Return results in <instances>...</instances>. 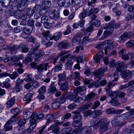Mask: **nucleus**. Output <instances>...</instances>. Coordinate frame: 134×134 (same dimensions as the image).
<instances>
[{"instance_id": "1", "label": "nucleus", "mask_w": 134, "mask_h": 134, "mask_svg": "<svg viewBox=\"0 0 134 134\" xmlns=\"http://www.w3.org/2000/svg\"><path fill=\"white\" fill-rule=\"evenodd\" d=\"M127 67V65L121 62H119L116 64L115 68L116 70L115 71L113 75L114 77L119 76V72L121 73L122 76L124 78L128 77H131V72L128 70H126V68Z\"/></svg>"}, {"instance_id": "2", "label": "nucleus", "mask_w": 134, "mask_h": 134, "mask_svg": "<svg viewBox=\"0 0 134 134\" xmlns=\"http://www.w3.org/2000/svg\"><path fill=\"white\" fill-rule=\"evenodd\" d=\"M112 21H111L109 23L106 24L104 25L103 29H106L107 30L104 32L102 37L100 39V40L105 39L107 36L111 35L113 31L114 27L116 29H117L120 26L119 24H118L116 26L114 24H112Z\"/></svg>"}, {"instance_id": "3", "label": "nucleus", "mask_w": 134, "mask_h": 134, "mask_svg": "<svg viewBox=\"0 0 134 134\" xmlns=\"http://www.w3.org/2000/svg\"><path fill=\"white\" fill-rule=\"evenodd\" d=\"M106 91L107 95L111 98H112L113 96H115V97L119 96L120 97L122 98L124 97L125 96V93H124L120 91L113 92L110 90L106 89Z\"/></svg>"}, {"instance_id": "4", "label": "nucleus", "mask_w": 134, "mask_h": 134, "mask_svg": "<svg viewBox=\"0 0 134 134\" xmlns=\"http://www.w3.org/2000/svg\"><path fill=\"white\" fill-rule=\"evenodd\" d=\"M65 100L63 97H61L60 99L55 100L52 104V107L54 109H58L61 104L64 103Z\"/></svg>"}, {"instance_id": "5", "label": "nucleus", "mask_w": 134, "mask_h": 134, "mask_svg": "<svg viewBox=\"0 0 134 134\" xmlns=\"http://www.w3.org/2000/svg\"><path fill=\"white\" fill-rule=\"evenodd\" d=\"M134 36V34L131 32H127L122 34L119 38V41L121 43H123L126 39L129 38H132Z\"/></svg>"}, {"instance_id": "6", "label": "nucleus", "mask_w": 134, "mask_h": 134, "mask_svg": "<svg viewBox=\"0 0 134 134\" xmlns=\"http://www.w3.org/2000/svg\"><path fill=\"white\" fill-rule=\"evenodd\" d=\"M107 69L108 68L107 67H105L104 68H100L94 73V75L95 77L99 78L103 76L104 72L106 71Z\"/></svg>"}, {"instance_id": "7", "label": "nucleus", "mask_w": 134, "mask_h": 134, "mask_svg": "<svg viewBox=\"0 0 134 134\" xmlns=\"http://www.w3.org/2000/svg\"><path fill=\"white\" fill-rule=\"evenodd\" d=\"M68 99L70 100L76 102L80 99L81 97H79L77 94L74 91L73 93H70L68 95Z\"/></svg>"}, {"instance_id": "8", "label": "nucleus", "mask_w": 134, "mask_h": 134, "mask_svg": "<svg viewBox=\"0 0 134 134\" xmlns=\"http://www.w3.org/2000/svg\"><path fill=\"white\" fill-rule=\"evenodd\" d=\"M48 66V64L47 63H42L38 65L37 67V69L38 70L37 72L40 74L41 72H43L44 70H47Z\"/></svg>"}, {"instance_id": "9", "label": "nucleus", "mask_w": 134, "mask_h": 134, "mask_svg": "<svg viewBox=\"0 0 134 134\" xmlns=\"http://www.w3.org/2000/svg\"><path fill=\"white\" fill-rule=\"evenodd\" d=\"M101 121L99 132L102 134L107 130L108 127L107 124L104 121L103 119L101 120Z\"/></svg>"}, {"instance_id": "10", "label": "nucleus", "mask_w": 134, "mask_h": 134, "mask_svg": "<svg viewBox=\"0 0 134 134\" xmlns=\"http://www.w3.org/2000/svg\"><path fill=\"white\" fill-rule=\"evenodd\" d=\"M16 121L15 119L13 117L11 118L4 125V128L6 131H8L11 130L12 129V126L11 124L13 122Z\"/></svg>"}, {"instance_id": "11", "label": "nucleus", "mask_w": 134, "mask_h": 134, "mask_svg": "<svg viewBox=\"0 0 134 134\" xmlns=\"http://www.w3.org/2000/svg\"><path fill=\"white\" fill-rule=\"evenodd\" d=\"M49 16L50 18L52 19H54L56 20L59 19L60 17L59 14L56 12L55 10L49 12Z\"/></svg>"}, {"instance_id": "12", "label": "nucleus", "mask_w": 134, "mask_h": 134, "mask_svg": "<svg viewBox=\"0 0 134 134\" xmlns=\"http://www.w3.org/2000/svg\"><path fill=\"white\" fill-rule=\"evenodd\" d=\"M79 130L81 134H88L91 132L92 129L90 127L87 126L83 128L82 127Z\"/></svg>"}, {"instance_id": "13", "label": "nucleus", "mask_w": 134, "mask_h": 134, "mask_svg": "<svg viewBox=\"0 0 134 134\" xmlns=\"http://www.w3.org/2000/svg\"><path fill=\"white\" fill-rule=\"evenodd\" d=\"M44 54V52L42 51L38 50H35L33 54H31V56L35 58H39L43 55Z\"/></svg>"}, {"instance_id": "14", "label": "nucleus", "mask_w": 134, "mask_h": 134, "mask_svg": "<svg viewBox=\"0 0 134 134\" xmlns=\"http://www.w3.org/2000/svg\"><path fill=\"white\" fill-rule=\"evenodd\" d=\"M80 111H78V109L75 111L73 115V118L74 121H81L82 120V116Z\"/></svg>"}, {"instance_id": "15", "label": "nucleus", "mask_w": 134, "mask_h": 134, "mask_svg": "<svg viewBox=\"0 0 134 134\" xmlns=\"http://www.w3.org/2000/svg\"><path fill=\"white\" fill-rule=\"evenodd\" d=\"M101 120L96 122V120L95 119L91 120L90 122L91 126H93L94 129L96 130L99 127L101 123Z\"/></svg>"}, {"instance_id": "16", "label": "nucleus", "mask_w": 134, "mask_h": 134, "mask_svg": "<svg viewBox=\"0 0 134 134\" xmlns=\"http://www.w3.org/2000/svg\"><path fill=\"white\" fill-rule=\"evenodd\" d=\"M114 77V79L112 81L109 82L108 83L107 85V88H108V89L107 88H105V91L106 89L108 90H111L110 88L113 87L114 86L116 85V82L118 79V77H116V76Z\"/></svg>"}, {"instance_id": "17", "label": "nucleus", "mask_w": 134, "mask_h": 134, "mask_svg": "<svg viewBox=\"0 0 134 134\" xmlns=\"http://www.w3.org/2000/svg\"><path fill=\"white\" fill-rule=\"evenodd\" d=\"M33 110L31 109H29L25 110L23 113L24 118L26 119L29 118Z\"/></svg>"}, {"instance_id": "18", "label": "nucleus", "mask_w": 134, "mask_h": 134, "mask_svg": "<svg viewBox=\"0 0 134 134\" xmlns=\"http://www.w3.org/2000/svg\"><path fill=\"white\" fill-rule=\"evenodd\" d=\"M49 129L51 130L53 129L52 132L54 134H57L60 132V127L55 126V125H53L50 127Z\"/></svg>"}, {"instance_id": "19", "label": "nucleus", "mask_w": 134, "mask_h": 134, "mask_svg": "<svg viewBox=\"0 0 134 134\" xmlns=\"http://www.w3.org/2000/svg\"><path fill=\"white\" fill-rule=\"evenodd\" d=\"M31 119L30 120V123L36 124V121L37 119V115L36 112L32 113L30 116Z\"/></svg>"}, {"instance_id": "20", "label": "nucleus", "mask_w": 134, "mask_h": 134, "mask_svg": "<svg viewBox=\"0 0 134 134\" xmlns=\"http://www.w3.org/2000/svg\"><path fill=\"white\" fill-rule=\"evenodd\" d=\"M62 33L61 32H58L55 33L54 35L50 38V40H54L55 41H57L61 37Z\"/></svg>"}, {"instance_id": "21", "label": "nucleus", "mask_w": 134, "mask_h": 134, "mask_svg": "<svg viewBox=\"0 0 134 134\" xmlns=\"http://www.w3.org/2000/svg\"><path fill=\"white\" fill-rule=\"evenodd\" d=\"M15 98L13 97L9 99L6 103L7 108H9L13 106L15 103Z\"/></svg>"}, {"instance_id": "22", "label": "nucleus", "mask_w": 134, "mask_h": 134, "mask_svg": "<svg viewBox=\"0 0 134 134\" xmlns=\"http://www.w3.org/2000/svg\"><path fill=\"white\" fill-rule=\"evenodd\" d=\"M92 104V103L91 102L87 103L83 105L81 107L79 108L78 111H82L85 110L87 109Z\"/></svg>"}, {"instance_id": "23", "label": "nucleus", "mask_w": 134, "mask_h": 134, "mask_svg": "<svg viewBox=\"0 0 134 134\" xmlns=\"http://www.w3.org/2000/svg\"><path fill=\"white\" fill-rule=\"evenodd\" d=\"M72 125L74 127H78L76 129L80 130L82 127L81 126L82 125V122L81 121H74L72 123Z\"/></svg>"}, {"instance_id": "24", "label": "nucleus", "mask_w": 134, "mask_h": 134, "mask_svg": "<svg viewBox=\"0 0 134 134\" xmlns=\"http://www.w3.org/2000/svg\"><path fill=\"white\" fill-rule=\"evenodd\" d=\"M54 82L52 83L48 90V92L50 94H53L57 91V89L54 85Z\"/></svg>"}, {"instance_id": "25", "label": "nucleus", "mask_w": 134, "mask_h": 134, "mask_svg": "<svg viewBox=\"0 0 134 134\" xmlns=\"http://www.w3.org/2000/svg\"><path fill=\"white\" fill-rule=\"evenodd\" d=\"M32 95L30 93L27 94L23 98V100L24 101H26V104L29 103L31 100Z\"/></svg>"}, {"instance_id": "26", "label": "nucleus", "mask_w": 134, "mask_h": 134, "mask_svg": "<svg viewBox=\"0 0 134 134\" xmlns=\"http://www.w3.org/2000/svg\"><path fill=\"white\" fill-rule=\"evenodd\" d=\"M91 24L96 27H99L100 25V21L99 20L97 19L92 20H91V23L90 22L88 24L89 25Z\"/></svg>"}, {"instance_id": "27", "label": "nucleus", "mask_w": 134, "mask_h": 134, "mask_svg": "<svg viewBox=\"0 0 134 134\" xmlns=\"http://www.w3.org/2000/svg\"><path fill=\"white\" fill-rule=\"evenodd\" d=\"M111 122L112 125L114 126H116L118 125L122 126L123 125L121 124V122L119 121V119H115L112 120Z\"/></svg>"}, {"instance_id": "28", "label": "nucleus", "mask_w": 134, "mask_h": 134, "mask_svg": "<svg viewBox=\"0 0 134 134\" xmlns=\"http://www.w3.org/2000/svg\"><path fill=\"white\" fill-rule=\"evenodd\" d=\"M113 97H114V98L111 100L110 103L113 105L116 106L119 105L120 103L118 102L117 97H115V96H113Z\"/></svg>"}, {"instance_id": "29", "label": "nucleus", "mask_w": 134, "mask_h": 134, "mask_svg": "<svg viewBox=\"0 0 134 134\" xmlns=\"http://www.w3.org/2000/svg\"><path fill=\"white\" fill-rule=\"evenodd\" d=\"M86 87L84 86H80L76 88L74 90L75 93H80L86 90Z\"/></svg>"}, {"instance_id": "30", "label": "nucleus", "mask_w": 134, "mask_h": 134, "mask_svg": "<svg viewBox=\"0 0 134 134\" xmlns=\"http://www.w3.org/2000/svg\"><path fill=\"white\" fill-rule=\"evenodd\" d=\"M54 117V116L52 114H48L46 117V119L47 120L46 122V124H49L52 121Z\"/></svg>"}, {"instance_id": "31", "label": "nucleus", "mask_w": 134, "mask_h": 134, "mask_svg": "<svg viewBox=\"0 0 134 134\" xmlns=\"http://www.w3.org/2000/svg\"><path fill=\"white\" fill-rule=\"evenodd\" d=\"M102 113V111L100 110H94L92 111V117H96L98 116Z\"/></svg>"}, {"instance_id": "32", "label": "nucleus", "mask_w": 134, "mask_h": 134, "mask_svg": "<svg viewBox=\"0 0 134 134\" xmlns=\"http://www.w3.org/2000/svg\"><path fill=\"white\" fill-rule=\"evenodd\" d=\"M68 42L65 41L58 44V47L61 48L65 49L68 47Z\"/></svg>"}, {"instance_id": "33", "label": "nucleus", "mask_w": 134, "mask_h": 134, "mask_svg": "<svg viewBox=\"0 0 134 134\" xmlns=\"http://www.w3.org/2000/svg\"><path fill=\"white\" fill-rule=\"evenodd\" d=\"M19 109L18 108H16L12 109L11 110V113L14 114V115L12 116L11 118L14 117V118L15 119V120H16L15 116L18 114L19 112Z\"/></svg>"}, {"instance_id": "34", "label": "nucleus", "mask_w": 134, "mask_h": 134, "mask_svg": "<svg viewBox=\"0 0 134 134\" xmlns=\"http://www.w3.org/2000/svg\"><path fill=\"white\" fill-rule=\"evenodd\" d=\"M96 96V94L93 92L88 94L86 97V100L89 101L94 98Z\"/></svg>"}, {"instance_id": "35", "label": "nucleus", "mask_w": 134, "mask_h": 134, "mask_svg": "<svg viewBox=\"0 0 134 134\" xmlns=\"http://www.w3.org/2000/svg\"><path fill=\"white\" fill-rule=\"evenodd\" d=\"M20 47L21 49H22L23 52L27 53L29 49L27 46H26L24 43L21 44L20 46Z\"/></svg>"}, {"instance_id": "36", "label": "nucleus", "mask_w": 134, "mask_h": 134, "mask_svg": "<svg viewBox=\"0 0 134 134\" xmlns=\"http://www.w3.org/2000/svg\"><path fill=\"white\" fill-rule=\"evenodd\" d=\"M129 114L131 116H132L134 115V109H132L129 112H128L124 114H123L120 116V118H121L122 117H125V118H127V115H128Z\"/></svg>"}, {"instance_id": "37", "label": "nucleus", "mask_w": 134, "mask_h": 134, "mask_svg": "<svg viewBox=\"0 0 134 134\" xmlns=\"http://www.w3.org/2000/svg\"><path fill=\"white\" fill-rule=\"evenodd\" d=\"M103 57L102 55H96L93 58V62L94 63H98L100 60V59Z\"/></svg>"}, {"instance_id": "38", "label": "nucleus", "mask_w": 134, "mask_h": 134, "mask_svg": "<svg viewBox=\"0 0 134 134\" xmlns=\"http://www.w3.org/2000/svg\"><path fill=\"white\" fill-rule=\"evenodd\" d=\"M51 5V3L48 1H46L44 5L43 8L47 10L48 9Z\"/></svg>"}, {"instance_id": "39", "label": "nucleus", "mask_w": 134, "mask_h": 134, "mask_svg": "<svg viewBox=\"0 0 134 134\" xmlns=\"http://www.w3.org/2000/svg\"><path fill=\"white\" fill-rule=\"evenodd\" d=\"M72 62L70 59L65 64V67L67 69H70L72 66Z\"/></svg>"}, {"instance_id": "40", "label": "nucleus", "mask_w": 134, "mask_h": 134, "mask_svg": "<svg viewBox=\"0 0 134 134\" xmlns=\"http://www.w3.org/2000/svg\"><path fill=\"white\" fill-rule=\"evenodd\" d=\"M10 0H3L2 3V5L4 7H6L10 4Z\"/></svg>"}, {"instance_id": "41", "label": "nucleus", "mask_w": 134, "mask_h": 134, "mask_svg": "<svg viewBox=\"0 0 134 134\" xmlns=\"http://www.w3.org/2000/svg\"><path fill=\"white\" fill-rule=\"evenodd\" d=\"M68 82H66L64 83L60 87L61 90L64 91L66 90L68 88Z\"/></svg>"}, {"instance_id": "42", "label": "nucleus", "mask_w": 134, "mask_h": 134, "mask_svg": "<svg viewBox=\"0 0 134 134\" xmlns=\"http://www.w3.org/2000/svg\"><path fill=\"white\" fill-rule=\"evenodd\" d=\"M92 111L91 110H88L85 111L83 112L84 115L86 117L90 116V117H92Z\"/></svg>"}, {"instance_id": "43", "label": "nucleus", "mask_w": 134, "mask_h": 134, "mask_svg": "<svg viewBox=\"0 0 134 134\" xmlns=\"http://www.w3.org/2000/svg\"><path fill=\"white\" fill-rule=\"evenodd\" d=\"M72 129L71 128H69L67 129H64L62 131L63 134H71L70 132L72 131Z\"/></svg>"}, {"instance_id": "44", "label": "nucleus", "mask_w": 134, "mask_h": 134, "mask_svg": "<svg viewBox=\"0 0 134 134\" xmlns=\"http://www.w3.org/2000/svg\"><path fill=\"white\" fill-rule=\"evenodd\" d=\"M72 129L71 128H69L67 129H64L62 131L63 134H71L70 132L72 131Z\"/></svg>"}, {"instance_id": "45", "label": "nucleus", "mask_w": 134, "mask_h": 134, "mask_svg": "<svg viewBox=\"0 0 134 134\" xmlns=\"http://www.w3.org/2000/svg\"><path fill=\"white\" fill-rule=\"evenodd\" d=\"M90 41L88 37L87 36H85L83 37L82 41H81V42L83 45H85L87 44Z\"/></svg>"}, {"instance_id": "46", "label": "nucleus", "mask_w": 134, "mask_h": 134, "mask_svg": "<svg viewBox=\"0 0 134 134\" xmlns=\"http://www.w3.org/2000/svg\"><path fill=\"white\" fill-rule=\"evenodd\" d=\"M62 67L63 65L62 64H59L58 65L54 67V71L55 72H58L62 69Z\"/></svg>"}, {"instance_id": "47", "label": "nucleus", "mask_w": 134, "mask_h": 134, "mask_svg": "<svg viewBox=\"0 0 134 134\" xmlns=\"http://www.w3.org/2000/svg\"><path fill=\"white\" fill-rule=\"evenodd\" d=\"M65 74L63 73L58 75V77L59 81H61L65 79L66 78Z\"/></svg>"}, {"instance_id": "48", "label": "nucleus", "mask_w": 134, "mask_h": 134, "mask_svg": "<svg viewBox=\"0 0 134 134\" xmlns=\"http://www.w3.org/2000/svg\"><path fill=\"white\" fill-rule=\"evenodd\" d=\"M26 40L28 42H35L36 39L32 36H30L25 38Z\"/></svg>"}, {"instance_id": "49", "label": "nucleus", "mask_w": 134, "mask_h": 134, "mask_svg": "<svg viewBox=\"0 0 134 134\" xmlns=\"http://www.w3.org/2000/svg\"><path fill=\"white\" fill-rule=\"evenodd\" d=\"M22 86L21 85H16V87L13 89V92H20L21 90Z\"/></svg>"}, {"instance_id": "50", "label": "nucleus", "mask_w": 134, "mask_h": 134, "mask_svg": "<svg viewBox=\"0 0 134 134\" xmlns=\"http://www.w3.org/2000/svg\"><path fill=\"white\" fill-rule=\"evenodd\" d=\"M107 43L109 45L112 44L111 46L114 47L117 46L118 45V43L116 42H114L113 40H109L107 41Z\"/></svg>"}, {"instance_id": "51", "label": "nucleus", "mask_w": 134, "mask_h": 134, "mask_svg": "<svg viewBox=\"0 0 134 134\" xmlns=\"http://www.w3.org/2000/svg\"><path fill=\"white\" fill-rule=\"evenodd\" d=\"M94 86L95 87H98L99 86H101L100 83L98 81H97L96 82L94 81L92 83V85L90 84L88 85L89 87H92Z\"/></svg>"}, {"instance_id": "52", "label": "nucleus", "mask_w": 134, "mask_h": 134, "mask_svg": "<svg viewBox=\"0 0 134 134\" xmlns=\"http://www.w3.org/2000/svg\"><path fill=\"white\" fill-rule=\"evenodd\" d=\"M25 119H21L18 122V124L19 126H20V128H21V126H23L24 125L26 124V122Z\"/></svg>"}, {"instance_id": "53", "label": "nucleus", "mask_w": 134, "mask_h": 134, "mask_svg": "<svg viewBox=\"0 0 134 134\" xmlns=\"http://www.w3.org/2000/svg\"><path fill=\"white\" fill-rule=\"evenodd\" d=\"M48 21V18L47 16L44 15L41 18V22L42 23L45 24L47 23Z\"/></svg>"}, {"instance_id": "54", "label": "nucleus", "mask_w": 134, "mask_h": 134, "mask_svg": "<svg viewBox=\"0 0 134 134\" xmlns=\"http://www.w3.org/2000/svg\"><path fill=\"white\" fill-rule=\"evenodd\" d=\"M40 94H44L46 92V88L45 86H42L41 87L39 90Z\"/></svg>"}, {"instance_id": "55", "label": "nucleus", "mask_w": 134, "mask_h": 134, "mask_svg": "<svg viewBox=\"0 0 134 134\" xmlns=\"http://www.w3.org/2000/svg\"><path fill=\"white\" fill-rule=\"evenodd\" d=\"M31 125L28 129L27 131L28 132H30L33 131L36 125V124L31 123Z\"/></svg>"}, {"instance_id": "56", "label": "nucleus", "mask_w": 134, "mask_h": 134, "mask_svg": "<svg viewBox=\"0 0 134 134\" xmlns=\"http://www.w3.org/2000/svg\"><path fill=\"white\" fill-rule=\"evenodd\" d=\"M66 28L67 30L64 33V35H66L69 34L71 31V28L70 26L68 25L67 26Z\"/></svg>"}, {"instance_id": "57", "label": "nucleus", "mask_w": 134, "mask_h": 134, "mask_svg": "<svg viewBox=\"0 0 134 134\" xmlns=\"http://www.w3.org/2000/svg\"><path fill=\"white\" fill-rule=\"evenodd\" d=\"M49 34V32L48 31H46L43 32L42 35L44 36V37H47L49 39L51 37Z\"/></svg>"}, {"instance_id": "58", "label": "nucleus", "mask_w": 134, "mask_h": 134, "mask_svg": "<svg viewBox=\"0 0 134 134\" xmlns=\"http://www.w3.org/2000/svg\"><path fill=\"white\" fill-rule=\"evenodd\" d=\"M65 2V0H58L57 4L60 7H62L64 6Z\"/></svg>"}, {"instance_id": "59", "label": "nucleus", "mask_w": 134, "mask_h": 134, "mask_svg": "<svg viewBox=\"0 0 134 134\" xmlns=\"http://www.w3.org/2000/svg\"><path fill=\"white\" fill-rule=\"evenodd\" d=\"M19 48H21L20 46L17 45H12L11 46V51L12 53H15L14 51Z\"/></svg>"}, {"instance_id": "60", "label": "nucleus", "mask_w": 134, "mask_h": 134, "mask_svg": "<svg viewBox=\"0 0 134 134\" xmlns=\"http://www.w3.org/2000/svg\"><path fill=\"white\" fill-rule=\"evenodd\" d=\"M49 38L44 37L42 39V43L43 44L45 45L49 41Z\"/></svg>"}, {"instance_id": "61", "label": "nucleus", "mask_w": 134, "mask_h": 134, "mask_svg": "<svg viewBox=\"0 0 134 134\" xmlns=\"http://www.w3.org/2000/svg\"><path fill=\"white\" fill-rule=\"evenodd\" d=\"M18 74L16 72H14L13 74L9 76L10 78L12 79H14L18 76Z\"/></svg>"}, {"instance_id": "62", "label": "nucleus", "mask_w": 134, "mask_h": 134, "mask_svg": "<svg viewBox=\"0 0 134 134\" xmlns=\"http://www.w3.org/2000/svg\"><path fill=\"white\" fill-rule=\"evenodd\" d=\"M86 13V12L84 10L82 13H80L79 15L80 18V19L85 18L86 16H87Z\"/></svg>"}, {"instance_id": "63", "label": "nucleus", "mask_w": 134, "mask_h": 134, "mask_svg": "<svg viewBox=\"0 0 134 134\" xmlns=\"http://www.w3.org/2000/svg\"><path fill=\"white\" fill-rule=\"evenodd\" d=\"M127 46L132 47L134 45V41L131 40L127 42L126 43Z\"/></svg>"}, {"instance_id": "64", "label": "nucleus", "mask_w": 134, "mask_h": 134, "mask_svg": "<svg viewBox=\"0 0 134 134\" xmlns=\"http://www.w3.org/2000/svg\"><path fill=\"white\" fill-rule=\"evenodd\" d=\"M115 110L114 108H112L107 109L106 110V112L108 114H113L114 113Z\"/></svg>"}]
</instances>
